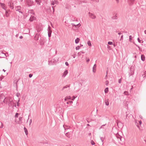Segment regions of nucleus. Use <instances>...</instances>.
<instances>
[{
    "mask_svg": "<svg viewBox=\"0 0 146 146\" xmlns=\"http://www.w3.org/2000/svg\"><path fill=\"white\" fill-rule=\"evenodd\" d=\"M52 33L51 31H48V36L49 37H50L51 36V34Z\"/></svg>",
    "mask_w": 146,
    "mask_h": 146,
    "instance_id": "nucleus-28",
    "label": "nucleus"
},
{
    "mask_svg": "<svg viewBox=\"0 0 146 146\" xmlns=\"http://www.w3.org/2000/svg\"><path fill=\"white\" fill-rule=\"evenodd\" d=\"M108 91V88H106L104 90V92L105 93H107Z\"/></svg>",
    "mask_w": 146,
    "mask_h": 146,
    "instance_id": "nucleus-27",
    "label": "nucleus"
},
{
    "mask_svg": "<svg viewBox=\"0 0 146 146\" xmlns=\"http://www.w3.org/2000/svg\"><path fill=\"white\" fill-rule=\"evenodd\" d=\"M65 135L68 137L70 138L72 136V134L70 132H68L66 133Z\"/></svg>",
    "mask_w": 146,
    "mask_h": 146,
    "instance_id": "nucleus-14",
    "label": "nucleus"
},
{
    "mask_svg": "<svg viewBox=\"0 0 146 146\" xmlns=\"http://www.w3.org/2000/svg\"><path fill=\"white\" fill-rule=\"evenodd\" d=\"M87 44L89 46H91V44L90 41H88V42Z\"/></svg>",
    "mask_w": 146,
    "mask_h": 146,
    "instance_id": "nucleus-34",
    "label": "nucleus"
},
{
    "mask_svg": "<svg viewBox=\"0 0 146 146\" xmlns=\"http://www.w3.org/2000/svg\"><path fill=\"white\" fill-rule=\"evenodd\" d=\"M80 52H81V54H82V53L84 54V52H82V51H80Z\"/></svg>",
    "mask_w": 146,
    "mask_h": 146,
    "instance_id": "nucleus-62",
    "label": "nucleus"
},
{
    "mask_svg": "<svg viewBox=\"0 0 146 146\" xmlns=\"http://www.w3.org/2000/svg\"><path fill=\"white\" fill-rule=\"evenodd\" d=\"M124 93L126 95H127L128 94V92L126 91H125L124 92Z\"/></svg>",
    "mask_w": 146,
    "mask_h": 146,
    "instance_id": "nucleus-42",
    "label": "nucleus"
},
{
    "mask_svg": "<svg viewBox=\"0 0 146 146\" xmlns=\"http://www.w3.org/2000/svg\"><path fill=\"white\" fill-rule=\"evenodd\" d=\"M45 42L44 39L43 38H41L39 40V42L41 46L44 45Z\"/></svg>",
    "mask_w": 146,
    "mask_h": 146,
    "instance_id": "nucleus-4",
    "label": "nucleus"
},
{
    "mask_svg": "<svg viewBox=\"0 0 146 146\" xmlns=\"http://www.w3.org/2000/svg\"><path fill=\"white\" fill-rule=\"evenodd\" d=\"M116 136L119 143H121V142L123 140V138L118 134H116Z\"/></svg>",
    "mask_w": 146,
    "mask_h": 146,
    "instance_id": "nucleus-2",
    "label": "nucleus"
},
{
    "mask_svg": "<svg viewBox=\"0 0 146 146\" xmlns=\"http://www.w3.org/2000/svg\"><path fill=\"white\" fill-rule=\"evenodd\" d=\"M139 123L140 125H141L142 123V121H139Z\"/></svg>",
    "mask_w": 146,
    "mask_h": 146,
    "instance_id": "nucleus-56",
    "label": "nucleus"
},
{
    "mask_svg": "<svg viewBox=\"0 0 146 146\" xmlns=\"http://www.w3.org/2000/svg\"><path fill=\"white\" fill-rule=\"evenodd\" d=\"M144 33L145 34H146V30L144 31Z\"/></svg>",
    "mask_w": 146,
    "mask_h": 146,
    "instance_id": "nucleus-64",
    "label": "nucleus"
},
{
    "mask_svg": "<svg viewBox=\"0 0 146 146\" xmlns=\"http://www.w3.org/2000/svg\"><path fill=\"white\" fill-rule=\"evenodd\" d=\"M73 98L72 99V100H74L76 98V97H75L74 96H73L72 97Z\"/></svg>",
    "mask_w": 146,
    "mask_h": 146,
    "instance_id": "nucleus-51",
    "label": "nucleus"
},
{
    "mask_svg": "<svg viewBox=\"0 0 146 146\" xmlns=\"http://www.w3.org/2000/svg\"><path fill=\"white\" fill-rule=\"evenodd\" d=\"M92 1H95L96 2H98L99 1V0H91Z\"/></svg>",
    "mask_w": 146,
    "mask_h": 146,
    "instance_id": "nucleus-46",
    "label": "nucleus"
},
{
    "mask_svg": "<svg viewBox=\"0 0 146 146\" xmlns=\"http://www.w3.org/2000/svg\"><path fill=\"white\" fill-rule=\"evenodd\" d=\"M108 44L109 45H112L113 44V42H112L109 41L108 42Z\"/></svg>",
    "mask_w": 146,
    "mask_h": 146,
    "instance_id": "nucleus-38",
    "label": "nucleus"
},
{
    "mask_svg": "<svg viewBox=\"0 0 146 146\" xmlns=\"http://www.w3.org/2000/svg\"><path fill=\"white\" fill-rule=\"evenodd\" d=\"M134 74V67H133V69L131 67L130 69V71L129 72V76H131L133 75Z\"/></svg>",
    "mask_w": 146,
    "mask_h": 146,
    "instance_id": "nucleus-6",
    "label": "nucleus"
},
{
    "mask_svg": "<svg viewBox=\"0 0 146 146\" xmlns=\"http://www.w3.org/2000/svg\"><path fill=\"white\" fill-rule=\"evenodd\" d=\"M80 40V39L78 38H77L75 40V42L76 44H78L79 43Z\"/></svg>",
    "mask_w": 146,
    "mask_h": 146,
    "instance_id": "nucleus-21",
    "label": "nucleus"
},
{
    "mask_svg": "<svg viewBox=\"0 0 146 146\" xmlns=\"http://www.w3.org/2000/svg\"><path fill=\"white\" fill-rule=\"evenodd\" d=\"M80 48V46H78L76 47V50H78Z\"/></svg>",
    "mask_w": 146,
    "mask_h": 146,
    "instance_id": "nucleus-39",
    "label": "nucleus"
},
{
    "mask_svg": "<svg viewBox=\"0 0 146 146\" xmlns=\"http://www.w3.org/2000/svg\"><path fill=\"white\" fill-rule=\"evenodd\" d=\"M137 40L138 42L139 43H143V41L141 40H140L139 38H137Z\"/></svg>",
    "mask_w": 146,
    "mask_h": 146,
    "instance_id": "nucleus-31",
    "label": "nucleus"
},
{
    "mask_svg": "<svg viewBox=\"0 0 146 146\" xmlns=\"http://www.w3.org/2000/svg\"><path fill=\"white\" fill-rule=\"evenodd\" d=\"M15 10L16 11H18L19 13L23 14V12L21 11V7L20 6H16L15 7Z\"/></svg>",
    "mask_w": 146,
    "mask_h": 146,
    "instance_id": "nucleus-8",
    "label": "nucleus"
},
{
    "mask_svg": "<svg viewBox=\"0 0 146 146\" xmlns=\"http://www.w3.org/2000/svg\"><path fill=\"white\" fill-rule=\"evenodd\" d=\"M1 6L2 8L4 10H6L7 9V7H6L5 5L3 3H0Z\"/></svg>",
    "mask_w": 146,
    "mask_h": 146,
    "instance_id": "nucleus-9",
    "label": "nucleus"
},
{
    "mask_svg": "<svg viewBox=\"0 0 146 146\" xmlns=\"http://www.w3.org/2000/svg\"><path fill=\"white\" fill-rule=\"evenodd\" d=\"M24 130L25 131V134H26V135H27V134H28V131H27V129L25 127H24Z\"/></svg>",
    "mask_w": 146,
    "mask_h": 146,
    "instance_id": "nucleus-23",
    "label": "nucleus"
},
{
    "mask_svg": "<svg viewBox=\"0 0 146 146\" xmlns=\"http://www.w3.org/2000/svg\"><path fill=\"white\" fill-rule=\"evenodd\" d=\"M11 102L10 101V100L9 102L7 101L6 104H10V102Z\"/></svg>",
    "mask_w": 146,
    "mask_h": 146,
    "instance_id": "nucleus-44",
    "label": "nucleus"
},
{
    "mask_svg": "<svg viewBox=\"0 0 146 146\" xmlns=\"http://www.w3.org/2000/svg\"><path fill=\"white\" fill-rule=\"evenodd\" d=\"M41 38V36L40 34L36 33L34 37V39L35 40L37 41L38 40L39 38H40V39Z\"/></svg>",
    "mask_w": 146,
    "mask_h": 146,
    "instance_id": "nucleus-3",
    "label": "nucleus"
},
{
    "mask_svg": "<svg viewBox=\"0 0 146 146\" xmlns=\"http://www.w3.org/2000/svg\"><path fill=\"white\" fill-rule=\"evenodd\" d=\"M141 60L143 61H144L145 60V56L144 55L141 54Z\"/></svg>",
    "mask_w": 146,
    "mask_h": 146,
    "instance_id": "nucleus-20",
    "label": "nucleus"
},
{
    "mask_svg": "<svg viewBox=\"0 0 146 146\" xmlns=\"http://www.w3.org/2000/svg\"><path fill=\"white\" fill-rule=\"evenodd\" d=\"M107 77H108V76L107 75V74H106L105 77V79H107Z\"/></svg>",
    "mask_w": 146,
    "mask_h": 146,
    "instance_id": "nucleus-55",
    "label": "nucleus"
},
{
    "mask_svg": "<svg viewBox=\"0 0 146 146\" xmlns=\"http://www.w3.org/2000/svg\"><path fill=\"white\" fill-rule=\"evenodd\" d=\"M123 35H122L121 36V38H120V40H123Z\"/></svg>",
    "mask_w": 146,
    "mask_h": 146,
    "instance_id": "nucleus-49",
    "label": "nucleus"
},
{
    "mask_svg": "<svg viewBox=\"0 0 146 146\" xmlns=\"http://www.w3.org/2000/svg\"><path fill=\"white\" fill-rule=\"evenodd\" d=\"M117 1V3H118L119 2V0H115Z\"/></svg>",
    "mask_w": 146,
    "mask_h": 146,
    "instance_id": "nucleus-61",
    "label": "nucleus"
},
{
    "mask_svg": "<svg viewBox=\"0 0 146 146\" xmlns=\"http://www.w3.org/2000/svg\"><path fill=\"white\" fill-rule=\"evenodd\" d=\"M10 10H5V15L6 16V17H8L9 15V12H10Z\"/></svg>",
    "mask_w": 146,
    "mask_h": 146,
    "instance_id": "nucleus-13",
    "label": "nucleus"
},
{
    "mask_svg": "<svg viewBox=\"0 0 146 146\" xmlns=\"http://www.w3.org/2000/svg\"><path fill=\"white\" fill-rule=\"evenodd\" d=\"M80 47H82L83 46V45L82 44H80Z\"/></svg>",
    "mask_w": 146,
    "mask_h": 146,
    "instance_id": "nucleus-59",
    "label": "nucleus"
},
{
    "mask_svg": "<svg viewBox=\"0 0 146 146\" xmlns=\"http://www.w3.org/2000/svg\"><path fill=\"white\" fill-rule=\"evenodd\" d=\"M71 99V97L70 96H69L68 97H66L64 99L65 101H66L70 99Z\"/></svg>",
    "mask_w": 146,
    "mask_h": 146,
    "instance_id": "nucleus-25",
    "label": "nucleus"
},
{
    "mask_svg": "<svg viewBox=\"0 0 146 146\" xmlns=\"http://www.w3.org/2000/svg\"><path fill=\"white\" fill-rule=\"evenodd\" d=\"M34 18V17L33 16H31L29 19V21L31 22L33 21V20Z\"/></svg>",
    "mask_w": 146,
    "mask_h": 146,
    "instance_id": "nucleus-29",
    "label": "nucleus"
},
{
    "mask_svg": "<svg viewBox=\"0 0 146 146\" xmlns=\"http://www.w3.org/2000/svg\"><path fill=\"white\" fill-rule=\"evenodd\" d=\"M19 80V79H16V80L14 81V83L15 84L17 88V83Z\"/></svg>",
    "mask_w": 146,
    "mask_h": 146,
    "instance_id": "nucleus-17",
    "label": "nucleus"
},
{
    "mask_svg": "<svg viewBox=\"0 0 146 146\" xmlns=\"http://www.w3.org/2000/svg\"><path fill=\"white\" fill-rule=\"evenodd\" d=\"M121 79H120L119 80H118V83H119L120 84V83H121Z\"/></svg>",
    "mask_w": 146,
    "mask_h": 146,
    "instance_id": "nucleus-43",
    "label": "nucleus"
},
{
    "mask_svg": "<svg viewBox=\"0 0 146 146\" xmlns=\"http://www.w3.org/2000/svg\"><path fill=\"white\" fill-rule=\"evenodd\" d=\"M109 82L107 80L106 82V86H108V84H109Z\"/></svg>",
    "mask_w": 146,
    "mask_h": 146,
    "instance_id": "nucleus-41",
    "label": "nucleus"
},
{
    "mask_svg": "<svg viewBox=\"0 0 146 146\" xmlns=\"http://www.w3.org/2000/svg\"><path fill=\"white\" fill-rule=\"evenodd\" d=\"M117 14H114L111 17V19L113 20H117L118 19V17L117 16Z\"/></svg>",
    "mask_w": 146,
    "mask_h": 146,
    "instance_id": "nucleus-12",
    "label": "nucleus"
},
{
    "mask_svg": "<svg viewBox=\"0 0 146 146\" xmlns=\"http://www.w3.org/2000/svg\"><path fill=\"white\" fill-rule=\"evenodd\" d=\"M8 99H6V98H5L3 102H5Z\"/></svg>",
    "mask_w": 146,
    "mask_h": 146,
    "instance_id": "nucleus-58",
    "label": "nucleus"
},
{
    "mask_svg": "<svg viewBox=\"0 0 146 146\" xmlns=\"http://www.w3.org/2000/svg\"><path fill=\"white\" fill-rule=\"evenodd\" d=\"M19 38L20 39H21L23 38V37L22 36H20Z\"/></svg>",
    "mask_w": 146,
    "mask_h": 146,
    "instance_id": "nucleus-57",
    "label": "nucleus"
},
{
    "mask_svg": "<svg viewBox=\"0 0 146 146\" xmlns=\"http://www.w3.org/2000/svg\"><path fill=\"white\" fill-rule=\"evenodd\" d=\"M90 61V59H88L86 60V62L88 63L89 61Z\"/></svg>",
    "mask_w": 146,
    "mask_h": 146,
    "instance_id": "nucleus-53",
    "label": "nucleus"
},
{
    "mask_svg": "<svg viewBox=\"0 0 146 146\" xmlns=\"http://www.w3.org/2000/svg\"><path fill=\"white\" fill-rule=\"evenodd\" d=\"M35 1L37 4L40 5V3L41 2V0H35Z\"/></svg>",
    "mask_w": 146,
    "mask_h": 146,
    "instance_id": "nucleus-22",
    "label": "nucleus"
},
{
    "mask_svg": "<svg viewBox=\"0 0 146 146\" xmlns=\"http://www.w3.org/2000/svg\"><path fill=\"white\" fill-rule=\"evenodd\" d=\"M22 117H19V123H21V121H22Z\"/></svg>",
    "mask_w": 146,
    "mask_h": 146,
    "instance_id": "nucleus-26",
    "label": "nucleus"
},
{
    "mask_svg": "<svg viewBox=\"0 0 146 146\" xmlns=\"http://www.w3.org/2000/svg\"><path fill=\"white\" fill-rule=\"evenodd\" d=\"M107 128V127L106 126V124L103 125H102L99 128V129L100 130V129H102L104 130H105Z\"/></svg>",
    "mask_w": 146,
    "mask_h": 146,
    "instance_id": "nucleus-10",
    "label": "nucleus"
},
{
    "mask_svg": "<svg viewBox=\"0 0 146 146\" xmlns=\"http://www.w3.org/2000/svg\"><path fill=\"white\" fill-rule=\"evenodd\" d=\"M78 55H79V56H80V55H81V54H81V53L80 52H78Z\"/></svg>",
    "mask_w": 146,
    "mask_h": 146,
    "instance_id": "nucleus-50",
    "label": "nucleus"
},
{
    "mask_svg": "<svg viewBox=\"0 0 146 146\" xmlns=\"http://www.w3.org/2000/svg\"><path fill=\"white\" fill-rule=\"evenodd\" d=\"M73 103V102L72 101H68L66 102V104H71Z\"/></svg>",
    "mask_w": 146,
    "mask_h": 146,
    "instance_id": "nucleus-30",
    "label": "nucleus"
},
{
    "mask_svg": "<svg viewBox=\"0 0 146 146\" xmlns=\"http://www.w3.org/2000/svg\"><path fill=\"white\" fill-rule=\"evenodd\" d=\"M32 76H33V75L32 74H30L29 75V77L30 78L32 77Z\"/></svg>",
    "mask_w": 146,
    "mask_h": 146,
    "instance_id": "nucleus-45",
    "label": "nucleus"
},
{
    "mask_svg": "<svg viewBox=\"0 0 146 146\" xmlns=\"http://www.w3.org/2000/svg\"><path fill=\"white\" fill-rule=\"evenodd\" d=\"M121 34V33H118V34L119 35H120Z\"/></svg>",
    "mask_w": 146,
    "mask_h": 146,
    "instance_id": "nucleus-63",
    "label": "nucleus"
},
{
    "mask_svg": "<svg viewBox=\"0 0 146 146\" xmlns=\"http://www.w3.org/2000/svg\"><path fill=\"white\" fill-rule=\"evenodd\" d=\"M19 113H16L15 115V118L18 117L19 115Z\"/></svg>",
    "mask_w": 146,
    "mask_h": 146,
    "instance_id": "nucleus-37",
    "label": "nucleus"
},
{
    "mask_svg": "<svg viewBox=\"0 0 146 146\" xmlns=\"http://www.w3.org/2000/svg\"><path fill=\"white\" fill-rule=\"evenodd\" d=\"M135 0H127L128 3L130 5H133L134 3Z\"/></svg>",
    "mask_w": 146,
    "mask_h": 146,
    "instance_id": "nucleus-11",
    "label": "nucleus"
},
{
    "mask_svg": "<svg viewBox=\"0 0 146 146\" xmlns=\"http://www.w3.org/2000/svg\"><path fill=\"white\" fill-rule=\"evenodd\" d=\"M13 4V3H11L10 1L8 2V6L12 9H13L14 8Z\"/></svg>",
    "mask_w": 146,
    "mask_h": 146,
    "instance_id": "nucleus-7",
    "label": "nucleus"
},
{
    "mask_svg": "<svg viewBox=\"0 0 146 146\" xmlns=\"http://www.w3.org/2000/svg\"><path fill=\"white\" fill-rule=\"evenodd\" d=\"M88 15L89 17L92 19H95L96 17L95 15L90 12L88 13Z\"/></svg>",
    "mask_w": 146,
    "mask_h": 146,
    "instance_id": "nucleus-5",
    "label": "nucleus"
},
{
    "mask_svg": "<svg viewBox=\"0 0 146 146\" xmlns=\"http://www.w3.org/2000/svg\"><path fill=\"white\" fill-rule=\"evenodd\" d=\"M3 127L2 123L0 121V128H2Z\"/></svg>",
    "mask_w": 146,
    "mask_h": 146,
    "instance_id": "nucleus-36",
    "label": "nucleus"
},
{
    "mask_svg": "<svg viewBox=\"0 0 146 146\" xmlns=\"http://www.w3.org/2000/svg\"><path fill=\"white\" fill-rule=\"evenodd\" d=\"M126 119H128L129 117H133V116L131 114H129L126 115Z\"/></svg>",
    "mask_w": 146,
    "mask_h": 146,
    "instance_id": "nucleus-18",
    "label": "nucleus"
},
{
    "mask_svg": "<svg viewBox=\"0 0 146 146\" xmlns=\"http://www.w3.org/2000/svg\"><path fill=\"white\" fill-rule=\"evenodd\" d=\"M70 87V85H67L63 87V88L62 89V90H63L65 88H67L68 87L69 88Z\"/></svg>",
    "mask_w": 146,
    "mask_h": 146,
    "instance_id": "nucleus-24",
    "label": "nucleus"
},
{
    "mask_svg": "<svg viewBox=\"0 0 146 146\" xmlns=\"http://www.w3.org/2000/svg\"><path fill=\"white\" fill-rule=\"evenodd\" d=\"M91 143L92 145H95V143L93 140H91Z\"/></svg>",
    "mask_w": 146,
    "mask_h": 146,
    "instance_id": "nucleus-35",
    "label": "nucleus"
},
{
    "mask_svg": "<svg viewBox=\"0 0 146 146\" xmlns=\"http://www.w3.org/2000/svg\"><path fill=\"white\" fill-rule=\"evenodd\" d=\"M16 96L18 97H19V96H20V93H17V94Z\"/></svg>",
    "mask_w": 146,
    "mask_h": 146,
    "instance_id": "nucleus-40",
    "label": "nucleus"
},
{
    "mask_svg": "<svg viewBox=\"0 0 146 146\" xmlns=\"http://www.w3.org/2000/svg\"><path fill=\"white\" fill-rule=\"evenodd\" d=\"M96 64H95L93 67V72H96Z\"/></svg>",
    "mask_w": 146,
    "mask_h": 146,
    "instance_id": "nucleus-19",
    "label": "nucleus"
},
{
    "mask_svg": "<svg viewBox=\"0 0 146 146\" xmlns=\"http://www.w3.org/2000/svg\"><path fill=\"white\" fill-rule=\"evenodd\" d=\"M51 25L52 27V28H54V27H53V26L52 25V23H51Z\"/></svg>",
    "mask_w": 146,
    "mask_h": 146,
    "instance_id": "nucleus-60",
    "label": "nucleus"
},
{
    "mask_svg": "<svg viewBox=\"0 0 146 146\" xmlns=\"http://www.w3.org/2000/svg\"><path fill=\"white\" fill-rule=\"evenodd\" d=\"M132 37L130 35L129 36V41H130L131 42V40L132 39Z\"/></svg>",
    "mask_w": 146,
    "mask_h": 146,
    "instance_id": "nucleus-33",
    "label": "nucleus"
},
{
    "mask_svg": "<svg viewBox=\"0 0 146 146\" xmlns=\"http://www.w3.org/2000/svg\"><path fill=\"white\" fill-rule=\"evenodd\" d=\"M48 31H51V27H50L49 26H48Z\"/></svg>",
    "mask_w": 146,
    "mask_h": 146,
    "instance_id": "nucleus-48",
    "label": "nucleus"
},
{
    "mask_svg": "<svg viewBox=\"0 0 146 146\" xmlns=\"http://www.w3.org/2000/svg\"><path fill=\"white\" fill-rule=\"evenodd\" d=\"M26 4L29 7H31L33 5L34 2L32 0H26Z\"/></svg>",
    "mask_w": 146,
    "mask_h": 146,
    "instance_id": "nucleus-1",
    "label": "nucleus"
},
{
    "mask_svg": "<svg viewBox=\"0 0 146 146\" xmlns=\"http://www.w3.org/2000/svg\"><path fill=\"white\" fill-rule=\"evenodd\" d=\"M54 4H55V3L54 2H52L51 3V4L52 5H54Z\"/></svg>",
    "mask_w": 146,
    "mask_h": 146,
    "instance_id": "nucleus-54",
    "label": "nucleus"
},
{
    "mask_svg": "<svg viewBox=\"0 0 146 146\" xmlns=\"http://www.w3.org/2000/svg\"><path fill=\"white\" fill-rule=\"evenodd\" d=\"M105 102L106 105L107 106H108L109 105V100L108 99H106L105 100Z\"/></svg>",
    "mask_w": 146,
    "mask_h": 146,
    "instance_id": "nucleus-16",
    "label": "nucleus"
},
{
    "mask_svg": "<svg viewBox=\"0 0 146 146\" xmlns=\"http://www.w3.org/2000/svg\"><path fill=\"white\" fill-rule=\"evenodd\" d=\"M65 64L66 66H68L69 65V64L67 62H66L65 63Z\"/></svg>",
    "mask_w": 146,
    "mask_h": 146,
    "instance_id": "nucleus-47",
    "label": "nucleus"
},
{
    "mask_svg": "<svg viewBox=\"0 0 146 146\" xmlns=\"http://www.w3.org/2000/svg\"><path fill=\"white\" fill-rule=\"evenodd\" d=\"M105 137H100L101 140V141L102 143H103L104 142V140L105 139Z\"/></svg>",
    "mask_w": 146,
    "mask_h": 146,
    "instance_id": "nucleus-32",
    "label": "nucleus"
},
{
    "mask_svg": "<svg viewBox=\"0 0 146 146\" xmlns=\"http://www.w3.org/2000/svg\"><path fill=\"white\" fill-rule=\"evenodd\" d=\"M68 73V72L67 70H66L63 73L62 76L63 77H65L67 75Z\"/></svg>",
    "mask_w": 146,
    "mask_h": 146,
    "instance_id": "nucleus-15",
    "label": "nucleus"
},
{
    "mask_svg": "<svg viewBox=\"0 0 146 146\" xmlns=\"http://www.w3.org/2000/svg\"><path fill=\"white\" fill-rule=\"evenodd\" d=\"M32 122V120L31 119L29 121V125H30L31 123Z\"/></svg>",
    "mask_w": 146,
    "mask_h": 146,
    "instance_id": "nucleus-52",
    "label": "nucleus"
}]
</instances>
